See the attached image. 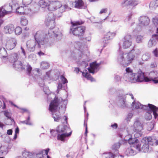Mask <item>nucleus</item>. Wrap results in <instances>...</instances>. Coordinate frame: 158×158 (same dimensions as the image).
Listing matches in <instances>:
<instances>
[{
    "label": "nucleus",
    "mask_w": 158,
    "mask_h": 158,
    "mask_svg": "<svg viewBox=\"0 0 158 158\" xmlns=\"http://www.w3.org/2000/svg\"><path fill=\"white\" fill-rule=\"evenodd\" d=\"M126 73H124L123 78L124 80L131 83L136 82H148L152 81L155 84L158 83V73L156 71H153L150 72L148 77H146L141 71L137 73H133L132 70L130 68H127Z\"/></svg>",
    "instance_id": "nucleus-1"
},
{
    "label": "nucleus",
    "mask_w": 158,
    "mask_h": 158,
    "mask_svg": "<svg viewBox=\"0 0 158 158\" xmlns=\"http://www.w3.org/2000/svg\"><path fill=\"white\" fill-rule=\"evenodd\" d=\"M48 92H45V93L48 94V99L55 98L52 101L49 105V110L51 112L52 117L55 121L58 122L61 116L60 114L64 113L65 110V104L67 102L66 100H63L61 98H58L53 93L48 94Z\"/></svg>",
    "instance_id": "nucleus-2"
},
{
    "label": "nucleus",
    "mask_w": 158,
    "mask_h": 158,
    "mask_svg": "<svg viewBox=\"0 0 158 158\" xmlns=\"http://www.w3.org/2000/svg\"><path fill=\"white\" fill-rule=\"evenodd\" d=\"M34 40H29L27 42V49L28 51H34L37 46V44L39 47H40L41 45L47 46L48 44V35L44 31H38L34 34Z\"/></svg>",
    "instance_id": "nucleus-3"
},
{
    "label": "nucleus",
    "mask_w": 158,
    "mask_h": 158,
    "mask_svg": "<svg viewBox=\"0 0 158 158\" xmlns=\"http://www.w3.org/2000/svg\"><path fill=\"white\" fill-rule=\"evenodd\" d=\"M141 54L139 49H133L127 52H119L117 56V60L121 65L124 66L129 65Z\"/></svg>",
    "instance_id": "nucleus-4"
},
{
    "label": "nucleus",
    "mask_w": 158,
    "mask_h": 158,
    "mask_svg": "<svg viewBox=\"0 0 158 158\" xmlns=\"http://www.w3.org/2000/svg\"><path fill=\"white\" fill-rule=\"evenodd\" d=\"M63 118L64 119L65 123L59 125L57 127L56 130L58 133V140L64 141L65 138L70 136L72 131L69 126L67 125V117L64 116Z\"/></svg>",
    "instance_id": "nucleus-5"
},
{
    "label": "nucleus",
    "mask_w": 158,
    "mask_h": 158,
    "mask_svg": "<svg viewBox=\"0 0 158 158\" xmlns=\"http://www.w3.org/2000/svg\"><path fill=\"white\" fill-rule=\"evenodd\" d=\"M48 9L49 10L51 11L58 10L59 12L56 15V16L58 17H61L63 12L69 11L71 9V7L66 4L62 5L61 2L58 1H54L50 2Z\"/></svg>",
    "instance_id": "nucleus-6"
},
{
    "label": "nucleus",
    "mask_w": 158,
    "mask_h": 158,
    "mask_svg": "<svg viewBox=\"0 0 158 158\" xmlns=\"http://www.w3.org/2000/svg\"><path fill=\"white\" fill-rule=\"evenodd\" d=\"M155 140L151 137L143 138L141 142H139V148H136V149L139 152H148L149 151V144L153 145L155 143Z\"/></svg>",
    "instance_id": "nucleus-7"
},
{
    "label": "nucleus",
    "mask_w": 158,
    "mask_h": 158,
    "mask_svg": "<svg viewBox=\"0 0 158 158\" xmlns=\"http://www.w3.org/2000/svg\"><path fill=\"white\" fill-rule=\"evenodd\" d=\"M139 23L137 24L135 23H133L131 26V29H133V32L134 34H137L140 32L143 27L147 26L149 23L150 20L149 18L146 16H142L139 19Z\"/></svg>",
    "instance_id": "nucleus-8"
},
{
    "label": "nucleus",
    "mask_w": 158,
    "mask_h": 158,
    "mask_svg": "<svg viewBox=\"0 0 158 158\" xmlns=\"http://www.w3.org/2000/svg\"><path fill=\"white\" fill-rule=\"evenodd\" d=\"M132 105L133 107L136 109H150L152 110L155 118L158 119V108L155 106L150 104L147 105H143L139 102L135 101L132 102Z\"/></svg>",
    "instance_id": "nucleus-9"
},
{
    "label": "nucleus",
    "mask_w": 158,
    "mask_h": 158,
    "mask_svg": "<svg viewBox=\"0 0 158 158\" xmlns=\"http://www.w3.org/2000/svg\"><path fill=\"white\" fill-rule=\"evenodd\" d=\"M143 125L142 122L139 120H136L134 123L133 127H130L127 128L128 133L134 134L135 138L139 137L142 135L141 131L143 129Z\"/></svg>",
    "instance_id": "nucleus-10"
},
{
    "label": "nucleus",
    "mask_w": 158,
    "mask_h": 158,
    "mask_svg": "<svg viewBox=\"0 0 158 158\" xmlns=\"http://www.w3.org/2000/svg\"><path fill=\"white\" fill-rule=\"evenodd\" d=\"M76 48L77 49L78 52L77 53L76 55V59L78 60H81L79 62V64H81L83 66L85 67L88 65V63L86 61H84L81 59L83 58L86 57V56L84 54V51L83 48H84L83 44L80 42H78L74 44Z\"/></svg>",
    "instance_id": "nucleus-11"
},
{
    "label": "nucleus",
    "mask_w": 158,
    "mask_h": 158,
    "mask_svg": "<svg viewBox=\"0 0 158 158\" xmlns=\"http://www.w3.org/2000/svg\"><path fill=\"white\" fill-rule=\"evenodd\" d=\"M71 24L72 27L70 29V33L76 36H81L84 34L85 28L84 27L80 26L79 22H72Z\"/></svg>",
    "instance_id": "nucleus-12"
},
{
    "label": "nucleus",
    "mask_w": 158,
    "mask_h": 158,
    "mask_svg": "<svg viewBox=\"0 0 158 158\" xmlns=\"http://www.w3.org/2000/svg\"><path fill=\"white\" fill-rule=\"evenodd\" d=\"M49 150L48 148L42 150L35 155L31 152L27 151L23 152L22 155L24 158H45L46 155H47Z\"/></svg>",
    "instance_id": "nucleus-13"
},
{
    "label": "nucleus",
    "mask_w": 158,
    "mask_h": 158,
    "mask_svg": "<svg viewBox=\"0 0 158 158\" xmlns=\"http://www.w3.org/2000/svg\"><path fill=\"white\" fill-rule=\"evenodd\" d=\"M13 9L19 15H27L31 13V10L27 6H19L18 4H13Z\"/></svg>",
    "instance_id": "nucleus-14"
},
{
    "label": "nucleus",
    "mask_w": 158,
    "mask_h": 158,
    "mask_svg": "<svg viewBox=\"0 0 158 158\" xmlns=\"http://www.w3.org/2000/svg\"><path fill=\"white\" fill-rule=\"evenodd\" d=\"M48 33L50 37L53 38L56 40L60 39L62 37V33L58 28L49 29Z\"/></svg>",
    "instance_id": "nucleus-15"
},
{
    "label": "nucleus",
    "mask_w": 158,
    "mask_h": 158,
    "mask_svg": "<svg viewBox=\"0 0 158 158\" xmlns=\"http://www.w3.org/2000/svg\"><path fill=\"white\" fill-rule=\"evenodd\" d=\"M128 134V135L126 136L124 139L126 142H128L130 144L133 145L134 147L136 149L139 148L138 147L139 143V140L136 138L133 139L132 138V135L133 134Z\"/></svg>",
    "instance_id": "nucleus-16"
},
{
    "label": "nucleus",
    "mask_w": 158,
    "mask_h": 158,
    "mask_svg": "<svg viewBox=\"0 0 158 158\" xmlns=\"http://www.w3.org/2000/svg\"><path fill=\"white\" fill-rule=\"evenodd\" d=\"M115 33L110 32H108L105 34L102 39L104 47L106 46L109 43V41L112 39L115 36Z\"/></svg>",
    "instance_id": "nucleus-17"
},
{
    "label": "nucleus",
    "mask_w": 158,
    "mask_h": 158,
    "mask_svg": "<svg viewBox=\"0 0 158 158\" xmlns=\"http://www.w3.org/2000/svg\"><path fill=\"white\" fill-rule=\"evenodd\" d=\"M5 46L8 50L13 49L16 46L17 44L16 40L13 38H8L6 40Z\"/></svg>",
    "instance_id": "nucleus-18"
},
{
    "label": "nucleus",
    "mask_w": 158,
    "mask_h": 158,
    "mask_svg": "<svg viewBox=\"0 0 158 158\" xmlns=\"http://www.w3.org/2000/svg\"><path fill=\"white\" fill-rule=\"evenodd\" d=\"M123 47L124 49L129 48L132 45L131 36L130 35H126L123 39Z\"/></svg>",
    "instance_id": "nucleus-19"
},
{
    "label": "nucleus",
    "mask_w": 158,
    "mask_h": 158,
    "mask_svg": "<svg viewBox=\"0 0 158 158\" xmlns=\"http://www.w3.org/2000/svg\"><path fill=\"white\" fill-rule=\"evenodd\" d=\"M55 17L52 13H49L48 15L47 18L46 23L48 26H50V27H53L55 26Z\"/></svg>",
    "instance_id": "nucleus-20"
},
{
    "label": "nucleus",
    "mask_w": 158,
    "mask_h": 158,
    "mask_svg": "<svg viewBox=\"0 0 158 158\" xmlns=\"http://www.w3.org/2000/svg\"><path fill=\"white\" fill-rule=\"evenodd\" d=\"M139 2L138 0H124L121 3V5L123 7L130 5L134 6L138 5Z\"/></svg>",
    "instance_id": "nucleus-21"
},
{
    "label": "nucleus",
    "mask_w": 158,
    "mask_h": 158,
    "mask_svg": "<svg viewBox=\"0 0 158 158\" xmlns=\"http://www.w3.org/2000/svg\"><path fill=\"white\" fill-rule=\"evenodd\" d=\"M74 3V7L78 9H85L86 6L84 5L82 0H76L74 2H71L70 3L71 7H72Z\"/></svg>",
    "instance_id": "nucleus-22"
},
{
    "label": "nucleus",
    "mask_w": 158,
    "mask_h": 158,
    "mask_svg": "<svg viewBox=\"0 0 158 158\" xmlns=\"http://www.w3.org/2000/svg\"><path fill=\"white\" fill-rule=\"evenodd\" d=\"M100 64L97 63L96 62H94L90 64V67L88 69L89 73H94L97 72L99 69Z\"/></svg>",
    "instance_id": "nucleus-23"
},
{
    "label": "nucleus",
    "mask_w": 158,
    "mask_h": 158,
    "mask_svg": "<svg viewBox=\"0 0 158 158\" xmlns=\"http://www.w3.org/2000/svg\"><path fill=\"white\" fill-rule=\"evenodd\" d=\"M14 30V26L12 24H10L5 26L4 31L6 34H10L12 33Z\"/></svg>",
    "instance_id": "nucleus-24"
},
{
    "label": "nucleus",
    "mask_w": 158,
    "mask_h": 158,
    "mask_svg": "<svg viewBox=\"0 0 158 158\" xmlns=\"http://www.w3.org/2000/svg\"><path fill=\"white\" fill-rule=\"evenodd\" d=\"M50 72L48 71L46 72V76L44 77L43 79L41 78L40 79V85L41 86H43L44 85V80H49L50 79Z\"/></svg>",
    "instance_id": "nucleus-25"
},
{
    "label": "nucleus",
    "mask_w": 158,
    "mask_h": 158,
    "mask_svg": "<svg viewBox=\"0 0 158 158\" xmlns=\"http://www.w3.org/2000/svg\"><path fill=\"white\" fill-rule=\"evenodd\" d=\"M14 67L16 69H25V65H24L21 63V62L19 60H17L13 63Z\"/></svg>",
    "instance_id": "nucleus-26"
},
{
    "label": "nucleus",
    "mask_w": 158,
    "mask_h": 158,
    "mask_svg": "<svg viewBox=\"0 0 158 158\" xmlns=\"http://www.w3.org/2000/svg\"><path fill=\"white\" fill-rule=\"evenodd\" d=\"M18 55L16 53H14L12 55L9 56L8 59L10 62L13 63V64L16 61L18 60Z\"/></svg>",
    "instance_id": "nucleus-27"
},
{
    "label": "nucleus",
    "mask_w": 158,
    "mask_h": 158,
    "mask_svg": "<svg viewBox=\"0 0 158 158\" xmlns=\"http://www.w3.org/2000/svg\"><path fill=\"white\" fill-rule=\"evenodd\" d=\"M158 7V0H153L151 1L149 4L150 9L154 10Z\"/></svg>",
    "instance_id": "nucleus-28"
},
{
    "label": "nucleus",
    "mask_w": 158,
    "mask_h": 158,
    "mask_svg": "<svg viewBox=\"0 0 158 158\" xmlns=\"http://www.w3.org/2000/svg\"><path fill=\"white\" fill-rule=\"evenodd\" d=\"M146 110H148V112H146L145 114V119L147 120H150L152 118V113H153V112L152 110H151L150 109H146ZM154 115V114H153Z\"/></svg>",
    "instance_id": "nucleus-29"
},
{
    "label": "nucleus",
    "mask_w": 158,
    "mask_h": 158,
    "mask_svg": "<svg viewBox=\"0 0 158 158\" xmlns=\"http://www.w3.org/2000/svg\"><path fill=\"white\" fill-rule=\"evenodd\" d=\"M25 65V69H26L27 71V74L30 76H32L34 77L33 74H32L31 72L32 68L31 66L28 63L26 65Z\"/></svg>",
    "instance_id": "nucleus-30"
},
{
    "label": "nucleus",
    "mask_w": 158,
    "mask_h": 158,
    "mask_svg": "<svg viewBox=\"0 0 158 158\" xmlns=\"http://www.w3.org/2000/svg\"><path fill=\"white\" fill-rule=\"evenodd\" d=\"M11 13L10 10H6L3 7L0 8V17L4 16L6 14H9Z\"/></svg>",
    "instance_id": "nucleus-31"
},
{
    "label": "nucleus",
    "mask_w": 158,
    "mask_h": 158,
    "mask_svg": "<svg viewBox=\"0 0 158 158\" xmlns=\"http://www.w3.org/2000/svg\"><path fill=\"white\" fill-rule=\"evenodd\" d=\"M8 152L7 147L6 146H2L0 147V154L6 155Z\"/></svg>",
    "instance_id": "nucleus-32"
},
{
    "label": "nucleus",
    "mask_w": 158,
    "mask_h": 158,
    "mask_svg": "<svg viewBox=\"0 0 158 158\" xmlns=\"http://www.w3.org/2000/svg\"><path fill=\"white\" fill-rule=\"evenodd\" d=\"M125 153L127 156H131L134 155L136 153L130 147L126 150Z\"/></svg>",
    "instance_id": "nucleus-33"
},
{
    "label": "nucleus",
    "mask_w": 158,
    "mask_h": 158,
    "mask_svg": "<svg viewBox=\"0 0 158 158\" xmlns=\"http://www.w3.org/2000/svg\"><path fill=\"white\" fill-rule=\"evenodd\" d=\"M49 4L48 2L44 0H40L39 2V5L40 6L43 8H45L48 6H49Z\"/></svg>",
    "instance_id": "nucleus-34"
},
{
    "label": "nucleus",
    "mask_w": 158,
    "mask_h": 158,
    "mask_svg": "<svg viewBox=\"0 0 158 158\" xmlns=\"http://www.w3.org/2000/svg\"><path fill=\"white\" fill-rule=\"evenodd\" d=\"M83 76L85 77L87 79L90 80L91 81H94V79L88 73L87 70H85V72H82Z\"/></svg>",
    "instance_id": "nucleus-35"
},
{
    "label": "nucleus",
    "mask_w": 158,
    "mask_h": 158,
    "mask_svg": "<svg viewBox=\"0 0 158 158\" xmlns=\"http://www.w3.org/2000/svg\"><path fill=\"white\" fill-rule=\"evenodd\" d=\"M7 56V52L6 49L3 48L0 50V57L2 58H5Z\"/></svg>",
    "instance_id": "nucleus-36"
},
{
    "label": "nucleus",
    "mask_w": 158,
    "mask_h": 158,
    "mask_svg": "<svg viewBox=\"0 0 158 158\" xmlns=\"http://www.w3.org/2000/svg\"><path fill=\"white\" fill-rule=\"evenodd\" d=\"M156 43V40L152 38L148 42V46L149 48H151L155 46Z\"/></svg>",
    "instance_id": "nucleus-37"
},
{
    "label": "nucleus",
    "mask_w": 158,
    "mask_h": 158,
    "mask_svg": "<svg viewBox=\"0 0 158 158\" xmlns=\"http://www.w3.org/2000/svg\"><path fill=\"white\" fill-rule=\"evenodd\" d=\"M102 156L105 157V158H114L115 156L114 155H113L111 152H109L103 154Z\"/></svg>",
    "instance_id": "nucleus-38"
},
{
    "label": "nucleus",
    "mask_w": 158,
    "mask_h": 158,
    "mask_svg": "<svg viewBox=\"0 0 158 158\" xmlns=\"http://www.w3.org/2000/svg\"><path fill=\"white\" fill-rule=\"evenodd\" d=\"M28 21L24 17H22L20 19V23L22 25L25 26L27 24Z\"/></svg>",
    "instance_id": "nucleus-39"
},
{
    "label": "nucleus",
    "mask_w": 158,
    "mask_h": 158,
    "mask_svg": "<svg viewBox=\"0 0 158 158\" xmlns=\"http://www.w3.org/2000/svg\"><path fill=\"white\" fill-rule=\"evenodd\" d=\"M120 147V144L119 143H116L114 144L113 145L112 147V149L113 150H115L116 153L114 152V154L113 155L116 154L117 153H118V152L117 149L119 148Z\"/></svg>",
    "instance_id": "nucleus-40"
},
{
    "label": "nucleus",
    "mask_w": 158,
    "mask_h": 158,
    "mask_svg": "<svg viewBox=\"0 0 158 158\" xmlns=\"http://www.w3.org/2000/svg\"><path fill=\"white\" fill-rule=\"evenodd\" d=\"M3 112L5 116L7 117L8 118L12 120V118H11L12 114L10 111L6 110L4 111Z\"/></svg>",
    "instance_id": "nucleus-41"
},
{
    "label": "nucleus",
    "mask_w": 158,
    "mask_h": 158,
    "mask_svg": "<svg viewBox=\"0 0 158 158\" xmlns=\"http://www.w3.org/2000/svg\"><path fill=\"white\" fill-rule=\"evenodd\" d=\"M150 57V54L148 53H146L142 55V59L143 61H146L148 60Z\"/></svg>",
    "instance_id": "nucleus-42"
},
{
    "label": "nucleus",
    "mask_w": 158,
    "mask_h": 158,
    "mask_svg": "<svg viewBox=\"0 0 158 158\" xmlns=\"http://www.w3.org/2000/svg\"><path fill=\"white\" fill-rule=\"evenodd\" d=\"M120 103L121 105L123 107L127 106L126 102V98H123L120 100Z\"/></svg>",
    "instance_id": "nucleus-43"
},
{
    "label": "nucleus",
    "mask_w": 158,
    "mask_h": 158,
    "mask_svg": "<svg viewBox=\"0 0 158 158\" xmlns=\"http://www.w3.org/2000/svg\"><path fill=\"white\" fill-rule=\"evenodd\" d=\"M15 34L16 35H19L22 32V29L19 27H17L15 31Z\"/></svg>",
    "instance_id": "nucleus-44"
},
{
    "label": "nucleus",
    "mask_w": 158,
    "mask_h": 158,
    "mask_svg": "<svg viewBox=\"0 0 158 158\" xmlns=\"http://www.w3.org/2000/svg\"><path fill=\"white\" fill-rule=\"evenodd\" d=\"M49 66V64L46 62H43L41 64V67L43 69H48Z\"/></svg>",
    "instance_id": "nucleus-45"
},
{
    "label": "nucleus",
    "mask_w": 158,
    "mask_h": 158,
    "mask_svg": "<svg viewBox=\"0 0 158 158\" xmlns=\"http://www.w3.org/2000/svg\"><path fill=\"white\" fill-rule=\"evenodd\" d=\"M143 36L141 35H138L136 38V41L137 43H140L142 42Z\"/></svg>",
    "instance_id": "nucleus-46"
},
{
    "label": "nucleus",
    "mask_w": 158,
    "mask_h": 158,
    "mask_svg": "<svg viewBox=\"0 0 158 158\" xmlns=\"http://www.w3.org/2000/svg\"><path fill=\"white\" fill-rule=\"evenodd\" d=\"M32 1V0H23V4L25 6H27L31 3Z\"/></svg>",
    "instance_id": "nucleus-47"
},
{
    "label": "nucleus",
    "mask_w": 158,
    "mask_h": 158,
    "mask_svg": "<svg viewBox=\"0 0 158 158\" xmlns=\"http://www.w3.org/2000/svg\"><path fill=\"white\" fill-rule=\"evenodd\" d=\"M152 21L154 25L156 27H158V18L155 17L153 18Z\"/></svg>",
    "instance_id": "nucleus-48"
},
{
    "label": "nucleus",
    "mask_w": 158,
    "mask_h": 158,
    "mask_svg": "<svg viewBox=\"0 0 158 158\" xmlns=\"http://www.w3.org/2000/svg\"><path fill=\"white\" fill-rule=\"evenodd\" d=\"M13 5L12 6H10V5H8L7 6H5L4 7V8H5V10H10L12 12V10H15L13 9Z\"/></svg>",
    "instance_id": "nucleus-49"
},
{
    "label": "nucleus",
    "mask_w": 158,
    "mask_h": 158,
    "mask_svg": "<svg viewBox=\"0 0 158 158\" xmlns=\"http://www.w3.org/2000/svg\"><path fill=\"white\" fill-rule=\"evenodd\" d=\"M21 123H23L26 124L27 125H32V123L30 121V117H28L27 118V119L24 121L21 122Z\"/></svg>",
    "instance_id": "nucleus-50"
},
{
    "label": "nucleus",
    "mask_w": 158,
    "mask_h": 158,
    "mask_svg": "<svg viewBox=\"0 0 158 158\" xmlns=\"http://www.w3.org/2000/svg\"><path fill=\"white\" fill-rule=\"evenodd\" d=\"M114 79L116 82H119L121 81V77L119 75H116L115 76Z\"/></svg>",
    "instance_id": "nucleus-51"
},
{
    "label": "nucleus",
    "mask_w": 158,
    "mask_h": 158,
    "mask_svg": "<svg viewBox=\"0 0 158 158\" xmlns=\"http://www.w3.org/2000/svg\"><path fill=\"white\" fill-rule=\"evenodd\" d=\"M108 11V9L107 8H102L100 10L99 13L100 14H102L103 13H106Z\"/></svg>",
    "instance_id": "nucleus-52"
},
{
    "label": "nucleus",
    "mask_w": 158,
    "mask_h": 158,
    "mask_svg": "<svg viewBox=\"0 0 158 158\" xmlns=\"http://www.w3.org/2000/svg\"><path fill=\"white\" fill-rule=\"evenodd\" d=\"M21 51L20 52L21 53H22L23 56H24L25 58H26V53L25 50H24V49L22 47H21L20 48Z\"/></svg>",
    "instance_id": "nucleus-53"
},
{
    "label": "nucleus",
    "mask_w": 158,
    "mask_h": 158,
    "mask_svg": "<svg viewBox=\"0 0 158 158\" xmlns=\"http://www.w3.org/2000/svg\"><path fill=\"white\" fill-rule=\"evenodd\" d=\"M57 131L54 130H51L50 131V133L51 134V137H55L56 136L57 134Z\"/></svg>",
    "instance_id": "nucleus-54"
},
{
    "label": "nucleus",
    "mask_w": 158,
    "mask_h": 158,
    "mask_svg": "<svg viewBox=\"0 0 158 158\" xmlns=\"http://www.w3.org/2000/svg\"><path fill=\"white\" fill-rule=\"evenodd\" d=\"M154 55L156 57L158 56V48H156L152 52Z\"/></svg>",
    "instance_id": "nucleus-55"
},
{
    "label": "nucleus",
    "mask_w": 158,
    "mask_h": 158,
    "mask_svg": "<svg viewBox=\"0 0 158 158\" xmlns=\"http://www.w3.org/2000/svg\"><path fill=\"white\" fill-rule=\"evenodd\" d=\"M61 79L64 84H65L68 82L66 79L63 75L61 76Z\"/></svg>",
    "instance_id": "nucleus-56"
},
{
    "label": "nucleus",
    "mask_w": 158,
    "mask_h": 158,
    "mask_svg": "<svg viewBox=\"0 0 158 158\" xmlns=\"http://www.w3.org/2000/svg\"><path fill=\"white\" fill-rule=\"evenodd\" d=\"M133 116V114L131 113H130L128 114L127 115V118H126V120L127 121H129L130 119Z\"/></svg>",
    "instance_id": "nucleus-57"
},
{
    "label": "nucleus",
    "mask_w": 158,
    "mask_h": 158,
    "mask_svg": "<svg viewBox=\"0 0 158 158\" xmlns=\"http://www.w3.org/2000/svg\"><path fill=\"white\" fill-rule=\"evenodd\" d=\"M39 69H34L32 72V73L35 74V75L36 74H37V73H39Z\"/></svg>",
    "instance_id": "nucleus-58"
},
{
    "label": "nucleus",
    "mask_w": 158,
    "mask_h": 158,
    "mask_svg": "<svg viewBox=\"0 0 158 158\" xmlns=\"http://www.w3.org/2000/svg\"><path fill=\"white\" fill-rule=\"evenodd\" d=\"M111 127L113 129H116L118 127V125L117 123H114L111 125Z\"/></svg>",
    "instance_id": "nucleus-59"
},
{
    "label": "nucleus",
    "mask_w": 158,
    "mask_h": 158,
    "mask_svg": "<svg viewBox=\"0 0 158 158\" xmlns=\"http://www.w3.org/2000/svg\"><path fill=\"white\" fill-rule=\"evenodd\" d=\"M152 38L153 39L158 40V35L157 34H154L152 35Z\"/></svg>",
    "instance_id": "nucleus-60"
},
{
    "label": "nucleus",
    "mask_w": 158,
    "mask_h": 158,
    "mask_svg": "<svg viewBox=\"0 0 158 158\" xmlns=\"http://www.w3.org/2000/svg\"><path fill=\"white\" fill-rule=\"evenodd\" d=\"M62 84L61 83H59L57 87V93H58L59 91V89H60L62 88Z\"/></svg>",
    "instance_id": "nucleus-61"
},
{
    "label": "nucleus",
    "mask_w": 158,
    "mask_h": 158,
    "mask_svg": "<svg viewBox=\"0 0 158 158\" xmlns=\"http://www.w3.org/2000/svg\"><path fill=\"white\" fill-rule=\"evenodd\" d=\"M84 126L85 127V136H87V124L85 123V122L84 123Z\"/></svg>",
    "instance_id": "nucleus-62"
},
{
    "label": "nucleus",
    "mask_w": 158,
    "mask_h": 158,
    "mask_svg": "<svg viewBox=\"0 0 158 158\" xmlns=\"http://www.w3.org/2000/svg\"><path fill=\"white\" fill-rule=\"evenodd\" d=\"M29 33L28 32H24L23 34V36L24 38L27 37L29 36Z\"/></svg>",
    "instance_id": "nucleus-63"
},
{
    "label": "nucleus",
    "mask_w": 158,
    "mask_h": 158,
    "mask_svg": "<svg viewBox=\"0 0 158 158\" xmlns=\"http://www.w3.org/2000/svg\"><path fill=\"white\" fill-rule=\"evenodd\" d=\"M132 14H130L127 16V19L128 21H130L132 17Z\"/></svg>",
    "instance_id": "nucleus-64"
}]
</instances>
